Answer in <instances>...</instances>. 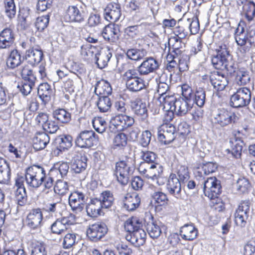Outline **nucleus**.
<instances>
[{"instance_id":"63","label":"nucleus","mask_w":255,"mask_h":255,"mask_svg":"<svg viewBox=\"0 0 255 255\" xmlns=\"http://www.w3.org/2000/svg\"><path fill=\"white\" fill-rule=\"evenodd\" d=\"M76 236L74 233L67 234L63 240V245L65 249H69L76 243Z\"/></svg>"},{"instance_id":"3","label":"nucleus","mask_w":255,"mask_h":255,"mask_svg":"<svg viewBox=\"0 0 255 255\" xmlns=\"http://www.w3.org/2000/svg\"><path fill=\"white\" fill-rule=\"evenodd\" d=\"M131 160V158H127L125 160H120L116 163L115 174L118 182L123 185L127 184L130 175L132 173Z\"/></svg>"},{"instance_id":"17","label":"nucleus","mask_w":255,"mask_h":255,"mask_svg":"<svg viewBox=\"0 0 255 255\" xmlns=\"http://www.w3.org/2000/svg\"><path fill=\"white\" fill-rule=\"evenodd\" d=\"M120 31L118 25L110 23L106 25L102 32L103 38L110 43H115L119 39Z\"/></svg>"},{"instance_id":"13","label":"nucleus","mask_w":255,"mask_h":255,"mask_svg":"<svg viewBox=\"0 0 255 255\" xmlns=\"http://www.w3.org/2000/svg\"><path fill=\"white\" fill-rule=\"evenodd\" d=\"M107 230L105 224L97 223L89 226L87 231V235L91 240L97 241L106 234Z\"/></svg>"},{"instance_id":"31","label":"nucleus","mask_w":255,"mask_h":255,"mask_svg":"<svg viewBox=\"0 0 255 255\" xmlns=\"http://www.w3.org/2000/svg\"><path fill=\"white\" fill-rule=\"evenodd\" d=\"M149 187L151 189L154 191V192L152 194V197L159 205L162 206L167 203L168 200L167 195L163 192L158 191L160 186L153 183H150Z\"/></svg>"},{"instance_id":"24","label":"nucleus","mask_w":255,"mask_h":255,"mask_svg":"<svg viewBox=\"0 0 255 255\" xmlns=\"http://www.w3.org/2000/svg\"><path fill=\"white\" fill-rule=\"evenodd\" d=\"M103 208H104L101 204V202L98 198H94L91 199L86 206V212L89 216L97 217L103 213Z\"/></svg>"},{"instance_id":"26","label":"nucleus","mask_w":255,"mask_h":255,"mask_svg":"<svg viewBox=\"0 0 255 255\" xmlns=\"http://www.w3.org/2000/svg\"><path fill=\"white\" fill-rule=\"evenodd\" d=\"M49 140L50 138L46 133H37L33 139V148L36 150L42 149L45 147Z\"/></svg>"},{"instance_id":"57","label":"nucleus","mask_w":255,"mask_h":255,"mask_svg":"<svg viewBox=\"0 0 255 255\" xmlns=\"http://www.w3.org/2000/svg\"><path fill=\"white\" fill-rule=\"evenodd\" d=\"M51 230L53 233L56 234H61L67 230V228L65 227L60 219H57L51 226Z\"/></svg>"},{"instance_id":"59","label":"nucleus","mask_w":255,"mask_h":255,"mask_svg":"<svg viewBox=\"0 0 255 255\" xmlns=\"http://www.w3.org/2000/svg\"><path fill=\"white\" fill-rule=\"evenodd\" d=\"M49 21V16L48 15L38 17L35 23V27L39 31H42L47 26Z\"/></svg>"},{"instance_id":"46","label":"nucleus","mask_w":255,"mask_h":255,"mask_svg":"<svg viewBox=\"0 0 255 255\" xmlns=\"http://www.w3.org/2000/svg\"><path fill=\"white\" fill-rule=\"evenodd\" d=\"M69 191V185L66 181L58 180L54 187L53 195L54 193L60 195H64ZM53 195L50 197V198ZM50 198L49 197L48 199Z\"/></svg>"},{"instance_id":"20","label":"nucleus","mask_w":255,"mask_h":255,"mask_svg":"<svg viewBox=\"0 0 255 255\" xmlns=\"http://www.w3.org/2000/svg\"><path fill=\"white\" fill-rule=\"evenodd\" d=\"M151 166L152 167L148 171L149 174H147V178L150 179V183L160 186L164 184V182L161 181L160 177L163 172L162 167L158 163L151 164Z\"/></svg>"},{"instance_id":"53","label":"nucleus","mask_w":255,"mask_h":255,"mask_svg":"<svg viewBox=\"0 0 255 255\" xmlns=\"http://www.w3.org/2000/svg\"><path fill=\"white\" fill-rule=\"evenodd\" d=\"M169 133H162L158 134V139L164 144H168L172 142L175 138V131L173 128H169Z\"/></svg>"},{"instance_id":"5","label":"nucleus","mask_w":255,"mask_h":255,"mask_svg":"<svg viewBox=\"0 0 255 255\" xmlns=\"http://www.w3.org/2000/svg\"><path fill=\"white\" fill-rule=\"evenodd\" d=\"M238 119L235 114L225 109H219L214 116L213 123L220 127H224L235 123Z\"/></svg>"},{"instance_id":"6","label":"nucleus","mask_w":255,"mask_h":255,"mask_svg":"<svg viewBox=\"0 0 255 255\" xmlns=\"http://www.w3.org/2000/svg\"><path fill=\"white\" fill-rule=\"evenodd\" d=\"M134 122L133 118L126 115L119 114L111 119L110 128L113 131H122L132 126Z\"/></svg>"},{"instance_id":"35","label":"nucleus","mask_w":255,"mask_h":255,"mask_svg":"<svg viewBox=\"0 0 255 255\" xmlns=\"http://www.w3.org/2000/svg\"><path fill=\"white\" fill-rule=\"evenodd\" d=\"M142 227L141 222L137 217H132L129 218L125 223V230L129 234L142 228Z\"/></svg>"},{"instance_id":"43","label":"nucleus","mask_w":255,"mask_h":255,"mask_svg":"<svg viewBox=\"0 0 255 255\" xmlns=\"http://www.w3.org/2000/svg\"><path fill=\"white\" fill-rule=\"evenodd\" d=\"M72 145V137L71 135L62 136L59 139L58 145L57 148L60 151L68 150Z\"/></svg>"},{"instance_id":"39","label":"nucleus","mask_w":255,"mask_h":255,"mask_svg":"<svg viewBox=\"0 0 255 255\" xmlns=\"http://www.w3.org/2000/svg\"><path fill=\"white\" fill-rule=\"evenodd\" d=\"M126 86L128 90L131 92H138L145 88L144 80L137 77L133 78V80L128 82Z\"/></svg>"},{"instance_id":"51","label":"nucleus","mask_w":255,"mask_h":255,"mask_svg":"<svg viewBox=\"0 0 255 255\" xmlns=\"http://www.w3.org/2000/svg\"><path fill=\"white\" fill-rule=\"evenodd\" d=\"M115 248L119 255H132L133 254L131 247L124 242L116 244Z\"/></svg>"},{"instance_id":"41","label":"nucleus","mask_w":255,"mask_h":255,"mask_svg":"<svg viewBox=\"0 0 255 255\" xmlns=\"http://www.w3.org/2000/svg\"><path fill=\"white\" fill-rule=\"evenodd\" d=\"M10 170L5 160L0 158V183H5L9 179Z\"/></svg>"},{"instance_id":"29","label":"nucleus","mask_w":255,"mask_h":255,"mask_svg":"<svg viewBox=\"0 0 255 255\" xmlns=\"http://www.w3.org/2000/svg\"><path fill=\"white\" fill-rule=\"evenodd\" d=\"M145 227L149 236L153 239L157 238L162 233L160 223L153 221V217L146 223Z\"/></svg>"},{"instance_id":"34","label":"nucleus","mask_w":255,"mask_h":255,"mask_svg":"<svg viewBox=\"0 0 255 255\" xmlns=\"http://www.w3.org/2000/svg\"><path fill=\"white\" fill-rule=\"evenodd\" d=\"M22 61L19 52L17 50H13L11 51L7 59L6 65L8 68L14 69L20 65Z\"/></svg>"},{"instance_id":"2","label":"nucleus","mask_w":255,"mask_h":255,"mask_svg":"<svg viewBox=\"0 0 255 255\" xmlns=\"http://www.w3.org/2000/svg\"><path fill=\"white\" fill-rule=\"evenodd\" d=\"M212 63L216 69L226 70L230 74L235 71L232 57L225 48L218 50L217 54L212 58Z\"/></svg>"},{"instance_id":"10","label":"nucleus","mask_w":255,"mask_h":255,"mask_svg":"<svg viewBox=\"0 0 255 255\" xmlns=\"http://www.w3.org/2000/svg\"><path fill=\"white\" fill-rule=\"evenodd\" d=\"M76 145L81 148H89L97 142L95 133L92 131H84L81 132L76 140Z\"/></svg>"},{"instance_id":"8","label":"nucleus","mask_w":255,"mask_h":255,"mask_svg":"<svg viewBox=\"0 0 255 255\" xmlns=\"http://www.w3.org/2000/svg\"><path fill=\"white\" fill-rule=\"evenodd\" d=\"M221 188L220 181L215 177L208 178L204 182V194L210 199L218 197L221 193Z\"/></svg>"},{"instance_id":"30","label":"nucleus","mask_w":255,"mask_h":255,"mask_svg":"<svg viewBox=\"0 0 255 255\" xmlns=\"http://www.w3.org/2000/svg\"><path fill=\"white\" fill-rule=\"evenodd\" d=\"M188 101L183 99H177L173 108L175 114L179 116L186 115L192 108Z\"/></svg>"},{"instance_id":"60","label":"nucleus","mask_w":255,"mask_h":255,"mask_svg":"<svg viewBox=\"0 0 255 255\" xmlns=\"http://www.w3.org/2000/svg\"><path fill=\"white\" fill-rule=\"evenodd\" d=\"M31 255H47L45 245L40 242L33 244Z\"/></svg>"},{"instance_id":"54","label":"nucleus","mask_w":255,"mask_h":255,"mask_svg":"<svg viewBox=\"0 0 255 255\" xmlns=\"http://www.w3.org/2000/svg\"><path fill=\"white\" fill-rule=\"evenodd\" d=\"M35 81L24 80V82L18 85L17 88L23 95L26 96L31 92L32 88L35 85Z\"/></svg>"},{"instance_id":"12","label":"nucleus","mask_w":255,"mask_h":255,"mask_svg":"<svg viewBox=\"0 0 255 255\" xmlns=\"http://www.w3.org/2000/svg\"><path fill=\"white\" fill-rule=\"evenodd\" d=\"M85 196L79 191L71 193L69 196V203L73 211L79 212L82 211L85 202Z\"/></svg>"},{"instance_id":"16","label":"nucleus","mask_w":255,"mask_h":255,"mask_svg":"<svg viewBox=\"0 0 255 255\" xmlns=\"http://www.w3.org/2000/svg\"><path fill=\"white\" fill-rule=\"evenodd\" d=\"M43 214L40 209L33 210L26 218L27 225L32 229H37L42 225Z\"/></svg>"},{"instance_id":"58","label":"nucleus","mask_w":255,"mask_h":255,"mask_svg":"<svg viewBox=\"0 0 255 255\" xmlns=\"http://www.w3.org/2000/svg\"><path fill=\"white\" fill-rule=\"evenodd\" d=\"M69 165L67 162L57 163L54 165L53 169H51V172L59 171L62 177L66 176L69 170Z\"/></svg>"},{"instance_id":"62","label":"nucleus","mask_w":255,"mask_h":255,"mask_svg":"<svg viewBox=\"0 0 255 255\" xmlns=\"http://www.w3.org/2000/svg\"><path fill=\"white\" fill-rule=\"evenodd\" d=\"M127 143V137L124 133H120L116 135L114 139V146L122 147L125 146Z\"/></svg>"},{"instance_id":"27","label":"nucleus","mask_w":255,"mask_h":255,"mask_svg":"<svg viewBox=\"0 0 255 255\" xmlns=\"http://www.w3.org/2000/svg\"><path fill=\"white\" fill-rule=\"evenodd\" d=\"M180 232L182 238L188 241L193 240L198 235L197 229L191 224L184 225L181 228Z\"/></svg>"},{"instance_id":"36","label":"nucleus","mask_w":255,"mask_h":255,"mask_svg":"<svg viewBox=\"0 0 255 255\" xmlns=\"http://www.w3.org/2000/svg\"><path fill=\"white\" fill-rule=\"evenodd\" d=\"M104 208L111 207L114 203V197L113 193L108 190L102 192L98 198Z\"/></svg>"},{"instance_id":"15","label":"nucleus","mask_w":255,"mask_h":255,"mask_svg":"<svg viewBox=\"0 0 255 255\" xmlns=\"http://www.w3.org/2000/svg\"><path fill=\"white\" fill-rule=\"evenodd\" d=\"M64 17L68 22H81L84 20V14L77 6L71 5L66 9Z\"/></svg>"},{"instance_id":"1","label":"nucleus","mask_w":255,"mask_h":255,"mask_svg":"<svg viewBox=\"0 0 255 255\" xmlns=\"http://www.w3.org/2000/svg\"><path fill=\"white\" fill-rule=\"evenodd\" d=\"M25 181L29 188L34 189H37L43 183L44 188L41 194L44 198L47 199L53 195V179L46 176L45 171L41 166L33 165L26 168Z\"/></svg>"},{"instance_id":"40","label":"nucleus","mask_w":255,"mask_h":255,"mask_svg":"<svg viewBox=\"0 0 255 255\" xmlns=\"http://www.w3.org/2000/svg\"><path fill=\"white\" fill-rule=\"evenodd\" d=\"M53 116L55 119L63 124L69 123L71 118V114L63 109L55 110L53 113Z\"/></svg>"},{"instance_id":"25","label":"nucleus","mask_w":255,"mask_h":255,"mask_svg":"<svg viewBox=\"0 0 255 255\" xmlns=\"http://www.w3.org/2000/svg\"><path fill=\"white\" fill-rule=\"evenodd\" d=\"M43 58V52L38 47H32L26 51L25 59L32 65L39 63Z\"/></svg>"},{"instance_id":"61","label":"nucleus","mask_w":255,"mask_h":255,"mask_svg":"<svg viewBox=\"0 0 255 255\" xmlns=\"http://www.w3.org/2000/svg\"><path fill=\"white\" fill-rule=\"evenodd\" d=\"M21 75L24 80H30L35 81L36 76L33 74L32 71L29 68V66L25 65L21 70Z\"/></svg>"},{"instance_id":"7","label":"nucleus","mask_w":255,"mask_h":255,"mask_svg":"<svg viewBox=\"0 0 255 255\" xmlns=\"http://www.w3.org/2000/svg\"><path fill=\"white\" fill-rule=\"evenodd\" d=\"M250 205L249 200H243L239 203L235 214V221L237 225L245 226L249 217Z\"/></svg>"},{"instance_id":"9","label":"nucleus","mask_w":255,"mask_h":255,"mask_svg":"<svg viewBox=\"0 0 255 255\" xmlns=\"http://www.w3.org/2000/svg\"><path fill=\"white\" fill-rule=\"evenodd\" d=\"M166 188L169 193L176 199H183L181 182L175 174H172L170 175Z\"/></svg>"},{"instance_id":"22","label":"nucleus","mask_w":255,"mask_h":255,"mask_svg":"<svg viewBox=\"0 0 255 255\" xmlns=\"http://www.w3.org/2000/svg\"><path fill=\"white\" fill-rule=\"evenodd\" d=\"M146 236V233L142 228H141L127 235L126 238L134 246L139 247L145 243Z\"/></svg>"},{"instance_id":"38","label":"nucleus","mask_w":255,"mask_h":255,"mask_svg":"<svg viewBox=\"0 0 255 255\" xmlns=\"http://www.w3.org/2000/svg\"><path fill=\"white\" fill-rule=\"evenodd\" d=\"M87 159L86 156H78L73 162L72 168L77 173H80L86 169L87 167Z\"/></svg>"},{"instance_id":"50","label":"nucleus","mask_w":255,"mask_h":255,"mask_svg":"<svg viewBox=\"0 0 255 255\" xmlns=\"http://www.w3.org/2000/svg\"><path fill=\"white\" fill-rule=\"evenodd\" d=\"M93 126L95 130L100 133L105 132L107 124L105 120L101 117L95 118L92 121Z\"/></svg>"},{"instance_id":"49","label":"nucleus","mask_w":255,"mask_h":255,"mask_svg":"<svg viewBox=\"0 0 255 255\" xmlns=\"http://www.w3.org/2000/svg\"><path fill=\"white\" fill-rule=\"evenodd\" d=\"M237 190L240 193L246 194L249 192L251 189V184L249 180L245 178H239L236 184Z\"/></svg>"},{"instance_id":"33","label":"nucleus","mask_w":255,"mask_h":255,"mask_svg":"<svg viewBox=\"0 0 255 255\" xmlns=\"http://www.w3.org/2000/svg\"><path fill=\"white\" fill-rule=\"evenodd\" d=\"M112 56V54L110 50H104L97 54L96 58L98 67L100 69L105 68Z\"/></svg>"},{"instance_id":"11","label":"nucleus","mask_w":255,"mask_h":255,"mask_svg":"<svg viewBox=\"0 0 255 255\" xmlns=\"http://www.w3.org/2000/svg\"><path fill=\"white\" fill-rule=\"evenodd\" d=\"M121 14L120 4L117 2L109 3L104 9L105 18L112 23L119 20Z\"/></svg>"},{"instance_id":"55","label":"nucleus","mask_w":255,"mask_h":255,"mask_svg":"<svg viewBox=\"0 0 255 255\" xmlns=\"http://www.w3.org/2000/svg\"><path fill=\"white\" fill-rule=\"evenodd\" d=\"M192 99L198 106L202 107L205 102V92L203 89L199 88L196 90L194 98H192Z\"/></svg>"},{"instance_id":"32","label":"nucleus","mask_w":255,"mask_h":255,"mask_svg":"<svg viewBox=\"0 0 255 255\" xmlns=\"http://www.w3.org/2000/svg\"><path fill=\"white\" fill-rule=\"evenodd\" d=\"M158 100L163 110L169 111V110H173L175 103L176 102L177 100L173 95L168 94L160 96Z\"/></svg>"},{"instance_id":"52","label":"nucleus","mask_w":255,"mask_h":255,"mask_svg":"<svg viewBox=\"0 0 255 255\" xmlns=\"http://www.w3.org/2000/svg\"><path fill=\"white\" fill-rule=\"evenodd\" d=\"M62 204L61 202H57L55 203H48L45 205V211L51 214L56 216L58 214H60V211Z\"/></svg>"},{"instance_id":"14","label":"nucleus","mask_w":255,"mask_h":255,"mask_svg":"<svg viewBox=\"0 0 255 255\" xmlns=\"http://www.w3.org/2000/svg\"><path fill=\"white\" fill-rule=\"evenodd\" d=\"M159 67L158 62L152 57L146 58L137 68L140 75H147L153 72Z\"/></svg>"},{"instance_id":"64","label":"nucleus","mask_w":255,"mask_h":255,"mask_svg":"<svg viewBox=\"0 0 255 255\" xmlns=\"http://www.w3.org/2000/svg\"><path fill=\"white\" fill-rule=\"evenodd\" d=\"M188 24L190 32L192 34H196L200 28L199 22L196 17L187 19Z\"/></svg>"},{"instance_id":"28","label":"nucleus","mask_w":255,"mask_h":255,"mask_svg":"<svg viewBox=\"0 0 255 255\" xmlns=\"http://www.w3.org/2000/svg\"><path fill=\"white\" fill-rule=\"evenodd\" d=\"M95 92L99 97L108 96L112 94V88L108 81L102 80L97 82L95 88Z\"/></svg>"},{"instance_id":"19","label":"nucleus","mask_w":255,"mask_h":255,"mask_svg":"<svg viewBox=\"0 0 255 255\" xmlns=\"http://www.w3.org/2000/svg\"><path fill=\"white\" fill-rule=\"evenodd\" d=\"M210 81L214 88L217 91L223 90L228 84L227 78L218 72L211 73Z\"/></svg>"},{"instance_id":"18","label":"nucleus","mask_w":255,"mask_h":255,"mask_svg":"<svg viewBox=\"0 0 255 255\" xmlns=\"http://www.w3.org/2000/svg\"><path fill=\"white\" fill-rule=\"evenodd\" d=\"M131 108L134 114L143 122L147 121L148 112L145 103L140 100L131 102Z\"/></svg>"},{"instance_id":"44","label":"nucleus","mask_w":255,"mask_h":255,"mask_svg":"<svg viewBox=\"0 0 255 255\" xmlns=\"http://www.w3.org/2000/svg\"><path fill=\"white\" fill-rule=\"evenodd\" d=\"M126 54L129 59L138 61L144 58L147 55V52L143 49H131L128 50Z\"/></svg>"},{"instance_id":"4","label":"nucleus","mask_w":255,"mask_h":255,"mask_svg":"<svg viewBox=\"0 0 255 255\" xmlns=\"http://www.w3.org/2000/svg\"><path fill=\"white\" fill-rule=\"evenodd\" d=\"M252 93L247 87L238 89L230 98L231 106L234 108L245 107L249 104L251 101Z\"/></svg>"},{"instance_id":"45","label":"nucleus","mask_w":255,"mask_h":255,"mask_svg":"<svg viewBox=\"0 0 255 255\" xmlns=\"http://www.w3.org/2000/svg\"><path fill=\"white\" fill-rule=\"evenodd\" d=\"M169 44L172 46V51L177 56L181 54L183 51L184 43L181 42V39H178L177 37H171L169 39Z\"/></svg>"},{"instance_id":"47","label":"nucleus","mask_w":255,"mask_h":255,"mask_svg":"<svg viewBox=\"0 0 255 255\" xmlns=\"http://www.w3.org/2000/svg\"><path fill=\"white\" fill-rule=\"evenodd\" d=\"M112 105V102L108 96H100L97 102V106L101 112L108 111Z\"/></svg>"},{"instance_id":"37","label":"nucleus","mask_w":255,"mask_h":255,"mask_svg":"<svg viewBox=\"0 0 255 255\" xmlns=\"http://www.w3.org/2000/svg\"><path fill=\"white\" fill-rule=\"evenodd\" d=\"M217 168V165L216 163L211 162H207L197 169L196 175V176L204 178V175L215 172Z\"/></svg>"},{"instance_id":"21","label":"nucleus","mask_w":255,"mask_h":255,"mask_svg":"<svg viewBox=\"0 0 255 255\" xmlns=\"http://www.w3.org/2000/svg\"><path fill=\"white\" fill-rule=\"evenodd\" d=\"M123 202V207L128 211H132L139 206L140 198L135 193H128L124 197Z\"/></svg>"},{"instance_id":"48","label":"nucleus","mask_w":255,"mask_h":255,"mask_svg":"<svg viewBox=\"0 0 255 255\" xmlns=\"http://www.w3.org/2000/svg\"><path fill=\"white\" fill-rule=\"evenodd\" d=\"M250 80L251 77L248 72L244 70H239L237 71L236 81L238 85H247L250 82Z\"/></svg>"},{"instance_id":"56","label":"nucleus","mask_w":255,"mask_h":255,"mask_svg":"<svg viewBox=\"0 0 255 255\" xmlns=\"http://www.w3.org/2000/svg\"><path fill=\"white\" fill-rule=\"evenodd\" d=\"M5 12L10 18L13 17L16 13L15 6L13 0H5Z\"/></svg>"},{"instance_id":"42","label":"nucleus","mask_w":255,"mask_h":255,"mask_svg":"<svg viewBox=\"0 0 255 255\" xmlns=\"http://www.w3.org/2000/svg\"><path fill=\"white\" fill-rule=\"evenodd\" d=\"M38 94L39 97L43 101H48L51 94L50 86L47 83L39 85L38 88Z\"/></svg>"},{"instance_id":"23","label":"nucleus","mask_w":255,"mask_h":255,"mask_svg":"<svg viewBox=\"0 0 255 255\" xmlns=\"http://www.w3.org/2000/svg\"><path fill=\"white\" fill-rule=\"evenodd\" d=\"M239 6L242 5L243 12L249 21H252L255 16V3L248 0H238Z\"/></svg>"}]
</instances>
